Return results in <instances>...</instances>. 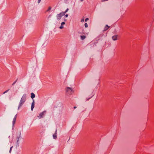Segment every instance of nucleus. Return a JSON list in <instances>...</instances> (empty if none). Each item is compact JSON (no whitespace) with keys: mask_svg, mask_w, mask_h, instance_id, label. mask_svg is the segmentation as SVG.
I'll return each instance as SVG.
<instances>
[{"mask_svg":"<svg viewBox=\"0 0 154 154\" xmlns=\"http://www.w3.org/2000/svg\"><path fill=\"white\" fill-rule=\"evenodd\" d=\"M26 94H23L21 99L20 100L19 102L18 110L21 107L23 106V104L26 101Z\"/></svg>","mask_w":154,"mask_h":154,"instance_id":"1","label":"nucleus"},{"mask_svg":"<svg viewBox=\"0 0 154 154\" xmlns=\"http://www.w3.org/2000/svg\"><path fill=\"white\" fill-rule=\"evenodd\" d=\"M21 132L20 131L17 132L16 134V140L17 141V146H18L20 143V140L21 139Z\"/></svg>","mask_w":154,"mask_h":154,"instance_id":"2","label":"nucleus"},{"mask_svg":"<svg viewBox=\"0 0 154 154\" xmlns=\"http://www.w3.org/2000/svg\"><path fill=\"white\" fill-rule=\"evenodd\" d=\"M46 113V110H45L39 113V115L37 116V117H38L39 119L43 118L45 116Z\"/></svg>","mask_w":154,"mask_h":154,"instance_id":"3","label":"nucleus"},{"mask_svg":"<svg viewBox=\"0 0 154 154\" xmlns=\"http://www.w3.org/2000/svg\"><path fill=\"white\" fill-rule=\"evenodd\" d=\"M66 92L69 94H71L73 92V91L72 88L67 87L66 89Z\"/></svg>","mask_w":154,"mask_h":154,"instance_id":"4","label":"nucleus"},{"mask_svg":"<svg viewBox=\"0 0 154 154\" xmlns=\"http://www.w3.org/2000/svg\"><path fill=\"white\" fill-rule=\"evenodd\" d=\"M64 15V14L61 12L60 13L58 14L56 16L57 20H59L61 18V17Z\"/></svg>","mask_w":154,"mask_h":154,"instance_id":"5","label":"nucleus"},{"mask_svg":"<svg viewBox=\"0 0 154 154\" xmlns=\"http://www.w3.org/2000/svg\"><path fill=\"white\" fill-rule=\"evenodd\" d=\"M35 106V102L34 100H33V102L32 103V105L31 106V110L32 111L33 110V108Z\"/></svg>","mask_w":154,"mask_h":154,"instance_id":"6","label":"nucleus"},{"mask_svg":"<svg viewBox=\"0 0 154 154\" xmlns=\"http://www.w3.org/2000/svg\"><path fill=\"white\" fill-rule=\"evenodd\" d=\"M53 138L54 139H57V129H56V131H55V133L53 134Z\"/></svg>","mask_w":154,"mask_h":154,"instance_id":"7","label":"nucleus"},{"mask_svg":"<svg viewBox=\"0 0 154 154\" xmlns=\"http://www.w3.org/2000/svg\"><path fill=\"white\" fill-rule=\"evenodd\" d=\"M117 36H118L117 35H114V36H113L112 37V40L114 41L116 40H117Z\"/></svg>","mask_w":154,"mask_h":154,"instance_id":"8","label":"nucleus"},{"mask_svg":"<svg viewBox=\"0 0 154 154\" xmlns=\"http://www.w3.org/2000/svg\"><path fill=\"white\" fill-rule=\"evenodd\" d=\"M65 24V22H63L61 23V26L59 28L60 29H62L63 28V25Z\"/></svg>","mask_w":154,"mask_h":154,"instance_id":"9","label":"nucleus"},{"mask_svg":"<svg viewBox=\"0 0 154 154\" xmlns=\"http://www.w3.org/2000/svg\"><path fill=\"white\" fill-rule=\"evenodd\" d=\"M35 94L33 93H32L31 94V97L32 99H33L35 97Z\"/></svg>","mask_w":154,"mask_h":154,"instance_id":"10","label":"nucleus"},{"mask_svg":"<svg viewBox=\"0 0 154 154\" xmlns=\"http://www.w3.org/2000/svg\"><path fill=\"white\" fill-rule=\"evenodd\" d=\"M109 28V26L107 25H106L105 26L104 29V31H106Z\"/></svg>","mask_w":154,"mask_h":154,"instance_id":"11","label":"nucleus"},{"mask_svg":"<svg viewBox=\"0 0 154 154\" xmlns=\"http://www.w3.org/2000/svg\"><path fill=\"white\" fill-rule=\"evenodd\" d=\"M68 10H69V9L67 8L66 9V10L65 11H64V12L62 11L61 12L64 14V15H65V14L68 11Z\"/></svg>","mask_w":154,"mask_h":154,"instance_id":"12","label":"nucleus"},{"mask_svg":"<svg viewBox=\"0 0 154 154\" xmlns=\"http://www.w3.org/2000/svg\"><path fill=\"white\" fill-rule=\"evenodd\" d=\"M86 38L85 36V35H82L81 36V38L82 40Z\"/></svg>","mask_w":154,"mask_h":154,"instance_id":"13","label":"nucleus"},{"mask_svg":"<svg viewBox=\"0 0 154 154\" xmlns=\"http://www.w3.org/2000/svg\"><path fill=\"white\" fill-rule=\"evenodd\" d=\"M17 114H16L15 115V116L14 117L13 120L16 121L17 117Z\"/></svg>","mask_w":154,"mask_h":154,"instance_id":"14","label":"nucleus"},{"mask_svg":"<svg viewBox=\"0 0 154 154\" xmlns=\"http://www.w3.org/2000/svg\"><path fill=\"white\" fill-rule=\"evenodd\" d=\"M15 122H16V120H13V121L12 122V124H13V126H14V124Z\"/></svg>","mask_w":154,"mask_h":154,"instance_id":"15","label":"nucleus"},{"mask_svg":"<svg viewBox=\"0 0 154 154\" xmlns=\"http://www.w3.org/2000/svg\"><path fill=\"white\" fill-rule=\"evenodd\" d=\"M9 89H8L7 90L5 91L3 93V94H5V93L8 92L9 91Z\"/></svg>","mask_w":154,"mask_h":154,"instance_id":"16","label":"nucleus"},{"mask_svg":"<svg viewBox=\"0 0 154 154\" xmlns=\"http://www.w3.org/2000/svg\"><path fill=\"white\" fill-rule=\"evenodd\" d=\"M85 26L86 28H87L88 27V25L87 23H85Z\"/></svg>","mask_w":154,"mask_h":154,"instance_id":"17","label":"nucleus"},{"mask_svg":"<svg viewBox=\"0 0 154 154\" xmlns=\"http://www.w3.org/2000/svg\"><path fill=\"white\" fill-rule=\"evenodd\" d=\"M17 79L16 80L15 82H14L12 84V85H14L15 84V83L17 81Z\"/></svg>","mask_w":154,"mask_h":154,"instance_id":"18","label":"nucleus"},{"mask_svg":"<svg viewBox=\"0 0 154 154\" xmlns=\"http://www.w3.org/2000/svg\"><path fill=\"white\" fill-rule=\"evenodd\" d=\"M51 7H49L48 9L47 10V11H50V10H51Z\"/></svg>","mask_w":154,"mask_h":154,"instance_id":"19","label":"nucleus"},{"mask_svg":"<svg viewBox=\"0 0 154 154\" xmlns=\"http://www.w3.org/2000/svg\"><path fill=\"white\" fill-rule=\"evenodd\" d=\"M12 147H13V146H12L11 147V148H10V151H9V152L10 153L11 152V150L12 149Z\"/></svg>","mask_w":154,"mask_h":154,"instance_id":"20","label":"nucleus"},{"mask_svg":"<svg viewBox=\"0 0 154 154\" xmlns=\"http://www.w3.org/2000/svg\"><path fill=\"white\" fill-rule=\"evenodd\" d=\"M88 20H89V19L88 18H87L85 19V21L87 22Z\"/></svg>","mask_w":154,"mask_h":154,"instance_id":"21","label":"nucleus"},{"mask_svg":"<svg viewBox=\"0 0 154 154\" xmlns=\"http://www.w3.org/2000/svg\"><path fill=\"white\" fill-rule=\"evenodd\" d=\"M81 21L82 22H83L84 21V19H82L81 20Z\"/></svg>","mask_w":154,"mask_h":154,"instance_id":"22","label":"nucleus"},{"mask_svg":"<svg viewBox=\"0 0 154 154\" xmlns=\"http://www.w3.org/2000/svg\"><path fill=\"white\" fill-rule=\"evenodd\" d=\"M68 14H66L65 15V17H68Z\"/></svg>","mask_w":154,"mask_h":154,"instance_id":"23","label":"nucleus"},{"mask_svg":"<svg viewBox=\"0 0 154 154\" xmlns=\"http://www.w3.org/2000/svg\"><path fill=\"white\" fill-rule=\"evenodd\" d=\"M41 0H38V3H39L41 2Z\"/></svg>","mask_w":154,"mask_h":154,"instance_id":"24","label":"nucleus"},{"mask_svg":"<svg viewBox=\"0 0 154 154\" xmlns=\"http://www.w3.org/2000/svg\"><path fill=\"white\" fill-rule=\"evenodd\" d=\"M84 0H80L81 2H82Z\"/></svg>","mask_w":154,"mask_h":154,"instance_id":"25","label":"nucleus"},{"mask_svg":"<svg viewBox=\"0 0 154 154\" xmlns=\"http://www.w3.org/2000/svg\"><path fill=\"white\" fill-rule=\"evenodd\" d=\"M74 109H75L76 108V106H74Z\"/></svg>","mask_w":154,"mask_h":154,"instance_id":"26","label":"nucleus"},{"mask_svg":"<svg viewBox=\"0 0 154 154\" xmlns=\"http://www.w3.org/2000/svg\"><path fill=\"white\" fill-rule=\"evenodd\" d=\"M66 20L65 19H64V21H66Z\"/></svg>","mask_w":154,"mask_h":154,"instance_id":"27","label":"nucleus"},{"mask_svg":"<svg viewBox=\"0 0 154 154\" xmlns=\"http://www.w3.org/2000/svg\"><path fill=\"white\" fill-rule=\"evenodd\" d=\"M50 16H51V15H49V17H50Z\"/></svg>","mask_w":154,"mask_h":154,"instance_id":"28","label":"nucleus"}]
</instances>
